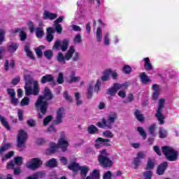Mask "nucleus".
<instances>
[{
	"instance_id": "obj_1",
	"label": "nucleus",
	"mask_w": 179,
	"mask_h": 179,
	"mask_svg": "<svg viewBox=\"0 0 179 179\" xmlns=\"http://www.w3.org/2000/svg\"><path fill=\"white\" fill-rule=\"evenodd\" d=\"M54 98V95H52V92H51V90L48 88V87H45L43 94L40 95L35 103V107L36 108V111L39 113L38 114V117L41 120L43 118V115H45L47 114V111L48 110V101L50 100H52Z\"/></svg>"
},
{
	"instance_id": "obj_2",
	"label": "nucleus",
	"mask_w": 179,
	"mask_h": 179,
	"mask_svg": "<svg viewBox=\"0 0 179 179\" xmlns=\"http://www.w3.org/2000/svg\"><path fill=\"white\" fill-rule=\"evenodd\" d=\"M98 162L103 169H111L114 164V162L108 157V152L106 149L100 151V155L98 156Z\"/></svg>"
},
{
	"instance_id": "obj_3",
	"label": "nucleus",
	"mask_w": 179,
	"mask_h": 179,
	"mask_svg": "<svg viewBox=\"0 0 179 179\" xmlns=\"http://www.w3.org/2000/svg\"><path fill=\"white\" fill-rule=\"evenodd\" d=\"M162 153L168 162H177L178 160V151L167 145L162 148Z\"/></svg>"
},
{
	"instance_id": "obj_4",
	"label": "nucleus",
	"mask_w": 179,
	"mask_h": 179,
	"mask_svg": "<svg viewBox=\"0 0 179 179\" xmlns=\"http://www.w3.org/2000/svg\"><path fill=\"white\" fill-rule=\"evenodd\" d=\"M26 141H27V133L24 130H20L17 137V148L19 152H23L26 149Z\"/></svg>"
},
{
	"instance_id": "obj_5",
	"label": "nucleus",
	"mask_w": 179,
	"mask_h": 179,
	"mask_svg": "<svg viewBox=\"0 0 179 179\" xmlns=\"http://www.w3.org/2000/svg\"><path fill=\"white\" fill-rule=\"evenodd\" d=\"M166 100L164 99H160L158 103V108L155 113V117L159 122V125H164V115H163V108H164V103Z\"/></svg>"
},
{
	"instance_id": "obj_6",
	"label": "nucleus",
	"mask_w": 179,
	"mask_h": 179,
	"mask_svg": "<svg viewBox=\"0 0 179 179\" xmlns=\"http://www.w3.org/2000/svg\"><path fill=\"white\" fill-rule=\"evenodd\" d=\"M73 54H75V48L73 46H71L64 56V53L59 52L57 59L58 62H61L62 64H66V61H69V59L73 57Z\"/></svg>"
},
{
	"instance_id": "obj_7",
	"label": "nucleus",
	"mask_w": 179,
	"mask_h": 179,
	"mask_svg": "<svg viewBox=\"0 0 179 179\" xmlns=\"http://www.w3.org/2000/svg\"><path fill=\"white\" fill-rule=\"evenodd\" d=\"M130 85L131 83L128 82L122 84L115 83L112 87L108 89V94H110V96H115V93H117L120 90L122 89V90H127Z\"/></svg>"
},
{
	"instance_id": "obj_8",
	"label": "nucleus",
	"mask_w": 179,
	"mask_h": 179,
	"mask_svg": "<svg viewBox=\"0 0 179 179\" xmlns=\"http://www.w3.org/2000/svg\"><path fill=\"white\" fill-rule=\"evenodd\" d=\"M24 90L25 95L27 96H31V94H33L34 96H38V94L40 93V87L38 86V82H34L33 88L30 87V85H25Z\"/></svg>"
},
{
	"instance_id": "obj_9",
	"label": "nucleus",
	"mask_w": 179,
	"mask_h": 179,
	"mask_svg": "<svg viewBox=\"0 0 179 179\" xmlns=\"http://www.w3.org/2000/svg\"><path fill=\"white\" fill-rule=\"evenodd\" d=\"M57 146H59V149H61L62 152L64 153L67 152L68 148H69V141L66 139L65 134H63L61 135L57 141Z\"/></svg>"
},
{
	"instance_id": "obj_10",
	"label": "nucleus",
	"mask_w": 179,
	"mask_h": 179,
	"mask_svg": "<svg viewBox=\"0 0 179 179\" xmlns=\"http://www.w3.org/2000/svg\"><path fill=\"white\" fill-rule=\"evenodd\" d=\"M41 166H43V162L40 158H32L30 162H27L26 164L27 169L34 171L37 170V169H39Z\"/></svg>"
},
{
	"instance_id": "obj_11",
	"label": "nucleus",
	"mask_w": 179,
	"mask_h": 179,
	"mask_svg": "<svg viewBox=\"0 0 179 179\" xmlns=\"http://www.w3.org/2000/svg\"><path fill=\"white\" fill-rule=\"evenodd\" d=\"M101 146H111V140L108 138H103L101 137L97 138L95 140L94 148H96V149H100Z\"/></svg>"
},
{
	"instance_id": "obj_12",
	"label": "nucleus",
	"mask_w": 179,
	"mask_h": 179,
	"mask_svg": "<svg viewBox=\"0 0 179 179\" xmlns=\"http://www.w3.org/2000/svg\"><path fill=\"white\" fill-rule=\"evenodd\" d=\"M7 94L10 97V103L13 106H17L19 103V99L16 98V92H15V89L8 88Z\"/></svg>"
},
{
	"instance_id": "obj_13",
	"label": "nucleus",
	"mask_w": 179,
	"mask_h": 179,
	"mask_svg": "<svg viewBox=\"0 0 179 179\" xmlns=\"http://www.w3.org/2000/svg\"><path fill=\"white\" fill-rule=\"evenodd\" d=\"M64 114L65 109L64 108H59L57 110L56 120L53 122L55 125H58V124H61L62 122V118L64 117Z\"/></svg>"
},
{
	"instance_id": "obj_14",
	"label": "nucleus",
	"mask_w": 179,
	"mask_h": 179,
	"mask_svg": "<svg viewBox=\"0 0 179 179\" xmlns=\"http://www.w3.org/2000/svg\"><path fill=\"white\" fill-rule=\"evenodd\" d=\"M167 167H169L168 162H164L161 163L157 168V174L158 176H163V174H164L166 172V170H167Z\"/></svg>"
},
{
	"instance_id": "obj_15",
	"label": "nucleus",
	"mask_w": 179,
	"mask_h": 179,
	"mask_svg": "<svg viewBox=\"0 0 179 179\" xmlns=\"http://www.w3.org/2000/svg\"><path fill=\"white\" fill-rule=\"evenodd\" d=\"M41 83L45 85V83H50V85H55V80H54V76L51 74H46L43 76L41 79Z\"/></svg>"
},
{
	"instance_id": "obj_16",
	"label": "nucleus",
	"mask_w": 179,
	"mask_h": 179,
	"mask_svg": "<svg viewBox=\"0 0 179 179\" xmlns=\"http://www.w3.org/2000/svg\"><path fill=\"white\" fill-rule=\"evenodd\" d=\"M58 149H59V147L58 146L57 143H50V147L46 150V155H54Z\"/></svg>"
},
{
	"instance_id": "obj_17",
	"label": "nucleus",
	"mask_w": 179,
	"mask_h": 179,
	"mask_svg": "<svg viewBox=\"0 0 179 179\" xmlns=\"http://www.w3.org/2000/svg\"><path fill=\"white\" fill-rule=\"evenodd\" d=\"M55 33V29L52 27L47 28V34H46V40L48 43H52V40H54V34Z\"/></svg>"
},
{
	"instance_id": "obj_18",
	"label": "nucleus",
	"mask_w": 179,
	"mask_h": 179,
	"mask_svg": "<svg viewBox=\"0 0 179 179\" xmlns=\"http://www.w3.org/2000/svg\"><path fill=\"white\" fill-rule=\"evenodd\" d=\"M57 17H58V15L57 13H50L47 10L43 13L44 20H47L48 19L50 20H54V19H57Z\"/></svg>"
},
{
	"instance_id": "obj_19",
	"label": "nucleus",
	"mask_w": 179,
	"mask_h": 179,
	"mask_svg": "<svg viewBox=\"0 0 179 179\" xmlns=\"http://www.w3.org/2000/svg\"><path fill=\"white\" fill-rule=\"evenodd\" d=\"M9 66L11 69H16V63L13 59L10 60V64L8 60H6L4 63L5 71H9Z\"/></svg>"
},
{
	"instance_id": "obj_20",
	"label": "nucleus",
	"mask_w": 179,
	"mask_h": 179,
	"mask_svg": "<svg viewBox=\"0 0 179 179\" xmlns=\"http://www.w3.org/2000/svg\"><path fill=\"white\" fill-rule=\"evenodd\" d=\"M96 127L101 129H103L105 127H106V128H108V129H111V128H113V124H107V120L103 118L102 123L101 122H98L96 123Z\"/></svg>"
},
{
	"instance_id": "obj_21",
	"label": "nucleus",
	"mask_w": 179,
	"mask_h": 179,
	"mask_svg": "<svg viewBox=\"0 0 179 179\" xmlns=\"http://www.w3.org/2000/svg\"><path fill=\"white\" fill-rule=\"evenodd\" d=\"M118 118V115L116 113H112L108 116L107 124H115V120Z\"/></svg>"
},
{
	"instance_id": "obj_22",
	"label": "nucleus",
	"mask_w": 179,
	"mask_h": 179,
	"mask_svg": "<svg viewBox=\"0 0 179 179\" xmlns=\"http://www.w3.org/2000/svg\"><path fill=\"white\" fill-rule=\"evenodd\" d=\"M0 122L3 127L7 129V131H10V124L8 122V120L5 117L0 115Z\"/></svg>"
},
{
	"instance_id": "obj_23",
	"label": "nucleus",
	"mask_w": 179,
	"mask_h": 179,
	"mask_svg": "<svg viewBox=\"0 0 179 179\" xmlns=\"http://www.w3.org/2000/svg\"><path fill=\"white\" fill-rule=\"evenodd\" d=\"M159 138L161 139H164L169 136V131L164 127H159V131L158 133Z\"/></svg>"
},
{
	"instance_id": "obj_24",
	"label": "nucleus",
	"mask_w": 179,
	"mask_h": 179,
	"mask_svg": "<svg viewBox=\"0 0 179 179\" xmlns=\"http://www.w3.org/2000/svg\"><path fill=\"white\" fill-rule=\"evenodd\" d=\"M134 117L139 122H143L145 121V117L143 114L141 113L139 109H136L134 112Z\"/></svg>"
},
{
	"instance_id": "obj_25",
	"label": "nucleus",
	"mask_w": 179,
	"mask_h": 179,
	"mask_svg": "<svg viewBox=\"0 0 179 179\" xmlns=\"http://www.w3.org/2000/svg\"><path fill=\"white\" fill-rule=\"evenodd\" d=\"M112 73L111 69H108L106 71H103V76L101 78V80L103 82H107L108 79H110V75Z\"/></svg>"
},
{
	"instance_id": "obj_26",
	"label": "nucleus",
	"mask_w": 179,
	"mask_h": 179,
	"mask_svg": "<svg viewBox=\"0 0 179 179\" xmlns=\"http://www.w3.org/2000/svg\"><path fill=\"white\" fill-rule=\"evenodd\" d=\"M80 175L81 178L85 179L89 173V167L87 166H80Z\"/></svg>"
},
{
	"instance_id": "obj_27",
	"label": "nucleus",
	"mask_w": 179,
	"mask_h": 179,
	"mask_svg": "<svg viewBox=\"0 0 179 179\" xmlns=\"http://www.w3.org/2000/svg\"><path fill=\"white\" fill-rule=\"evenodd\" d=\"M144 68L145 71H152L153 69V66L150 63V59L149 57L144 58Z\"/></svg>"
},
{
	"instance_id": "obj_28",
	"label": "nucleus",
	"mask_w": 179,
	"mask_h": 179,
	"mask_svg": "<svg viewBox=\"0 0 179 179\" xmlns=\"http://www.w3.org/2000/svg\"><path fill=\"white\" fill-rule=\"evenodd\" d=\"M140 79L144 85H146L147 83H149L150 82V78L146 75V73L142 72L140 74Z\"/></svg>"
},
{
	"instance_id": "obj_29",
	"label": "nucleus",
	"mask_w": 179,
	"mask_h": 179,
	"mask_svg": "<svg viewBox=\"0 0 179 179\" xmlns=\"http://www.w3.org/2000/svg\"><path fill=\"white\" fill-rule=\"evenodd\" d=\"M87 132L90 135H96V134H99V129L94 124H91L87 127Z\"/></svg>"
},
{
	"instance_id": "obj_30",
	"label": "nucleus",
	"mask_w": 179,
	"mask_h": 179,
	"mask_svg": "<svg viewBox=\"0 0 179 179\" xmlns=\"http://www.w3.org/2000/svg\"><path fill=\"white\" fill-rule=\"evenodd\" d=\"M24 51L27 53V57L30 58V59H32L34 61L36 58L34 57V55H33V52L30 50V46L29 45H25L24 46Z\"/></svg>"
},
{
	"instance_id": "obj_31",
	"label": "nucleus",
	"mask_w": 179,
	"mask_h": 179,
	"mask_svg": "<svg viewBox=\"0 0 179 179\" xmlns=\"http://www.w3.org/2000/svg\"><path fill=\"white\" fill-rule=\"evenodd\" d=\"M13 146V144L12 143H8L0 147V156L3 155V152H6V150H8Z\"/></svg>"
},
{
	"instance_id": "obj_32",
	"label": "nucleus",
	"mask_w": 179,
	"mask_h": 179,
	"mask_svg": "<svg viewBox=\"0 0 179 179\" xmlns=\"http://www.w3.org/2000/svg\"><path fill=\"white\" fill-rule=\"evenodd\" d=\"M68 169L69 170H71L74 173H76V171H79V169H80V166H79V164H76V162H73L68 166Z\"/></svg>"
},
{
	"instance_id": "obj_33",
	"label": "nucleus",
	"mask_w": 179,
	"mask_h": 179,
	"mask_svg": "<svg viewBox=\"0 0 179 179\" xmlns=\"http://www.w3.org/2000/svg\"><path fill=\"white\" fill-rule=\"evenodd\" d=\"M17 48H19V45L15 43H11L9 46L7 48L8 52H16L17 50Z\"/></svg>"
},
{
	"instance_id": "obj_34",
	"label": "nucleus",
	"mask_w": 179,
	"mask_h": 179,
	"mask_svg": "<svg viewBox=\"0 0 179 179\" xmlns=\"http://www.w3.org/2000/svg\"><path fill=\"white\" fill-rule=\"evenodd\" d=\"M69 78L70 79L66 80V82L69 84L76 83V82H79V80H80V77H76L75 75H71Z\"/></svg>"
},
{
	"instance_id": "obj_35",
	"label": "nucleus",
	"mask_w": 179,
	"mask_h": 179,
	"mask_svg": "<svg viewBox=\"0 0 179 179\" xmlns=\"http://www.w3.org/2000/svg\"><path fill=\"white\" fill-rule=\"evenodd\" d=\"M46 166L48 167H51V168L57 167V166H58L57 159H55V158H52L51 159H50L46 162Z\"/></svg>"
},
{
	"instance_id": "obj_36",
	"label": "nucleus",
	"mask_w": 179,
	"mask_h": 179,
	"mask_svg": "<svg viewBox=\"0 0 179 179\" xmlns=\"http://www.w3.org/2000/svg\"><path fill=\"white\" fill-rule=\"evenodd\" d=\"M96 40L98 43H100L103 40V31L100 27H98L96 29Z\"/></svg>"
},
{
	"instance_id": "obj_37",
	"label": "nucleus",
	"mask_w": 179,
	"mask_h": 179,
	"mask_svg": "<svg viewBox=\"0 0 179 179\" xmlns=\"http://www.w3.org/2000/svg\"><path fill=\"white\" fill-rule=\"evenodd\" d=\"M24 80H25V85H31L32 83L34 84L36 80H34V78L31 77V75H26L24 76Z\"/></svg>"
},
{
	"instance_id": "obj_38",
	"label": "nucleus",
	"mask_w": 179,
	"mask_h": 179,
	"mask_svg": "<svg viewBox=\"0 0 179 179\" xmlns=\"http://www.w3.org/2000/svg\"><path fill=\"white\" fill-rule=\"evenodd\" d=\"M44 48H45V46L40 45L38 48L35 49V52L38 58H43V51H41V50H44Z\"/></svg>"
},
{
	"instance_id": "obj_39",
	"label": "nucleus",
	"mask_w": 179,
	"mask_h": 179,
	"mask_svg": "<svg viewBox=\"0 0 179 179\" xmlns=\"http://www.w3.org/2000/svg\"><path fill=\"white\" fill-rule=\"evenodd\" d=\"M36 36L38 38H42L44 36V30L41 27H38L36 29Z\"/></svg>"
},
{
	"instance_id": "obj_40",
	"label": "nucleus",
	"mask_w": 179,
	"mask_h": 179,
	"mask_svg": "<svg viewBox=\"0 0 179 179\" xmlns=\"http://www.w3.org/2000/svg\"><path fill=\"white\" fill-rule=\"evenodd\" d=\"M69 45V41L68 39H64L62 42V45L61 46L62 51L65 52L68 50V46Z\"/></svg>"
},
{
	"instance_id": "obj_41",
	"label": "nucleus",
	"mask_w": 179,
	"mask_h": 179,
	"mask_svg": "<svg viewBox=\"0 0 179 179\" xmlns=\"http://www.w3.org/2000/svg\"><path fill=\"white\" fill-rule=\"evenodd\" d=\"M155 129H156V124L155 123L151 124L148 128L149 133L152 136H156V135H157V133L155 131Z\"/></svg>"
},
{
	"instance_id": "obj_42",
	"label": "nucleus",
	"mask_w": 179,
	"mask_h": 179,
	"mask_svg": "<svg viewBox=\"0 0 179 179\" xmlns=\"http://www.w3.org/2000/svg\"><path fill=\"white\" fill-rule=\"evenodd\" d=\"M14 164H17L19 167L22 166L23 164V157H16L14 158Z\"/></svg>"
},
{
	"instance_id": "obj_43",
	"label": "nucleus",
	"mask_w": 179,
	"mask_h": 179,
	"mask_svg": "<svg viewBox=\"0 0 179 179\" xmlns=\"http://www.w3.org/2000/svg\"><path fill=\"white\" fill-rule=\"evenodd\" d=\"M137 131L139 132L141 136L143 137V139H146L148 135L146 134V131L143 129V127H138Z\"/></svg>"
},
{
	"instance_id": "obj_44",
	"label": "nucleus",
	"mask_w": 179,
	"mask_h": 179,
	"mask_svg": "<svg viewBox=\"0 0 179 179\" xmlns=\"http://www.w3.org/2000/svg\"><path fill=\"white\" fill-rule=\"evenodd\" d=\"M94 87L92 85H90L88 89H87V99H92L93 97V90Z\"/></svg>"
},
{
	"instance_id": "obj_45",
	"label": "nucleus",
	"mask_w": 179,
	"mask_h": 179,
	"mask_svg": "<svg viewBox=\"0 0 179 179\" xmlns=\"http://www.w3.org/2000/svg\"><path fill=\"white\" fill-rule=\"evenodd\" d=\"M122 71L126 75H129V73L132 72V67L129 65H124L122 68Z\"/></svg>"
},
{
	"instance_id": "obj_46",
	"label": "nucleus",
	"mask_w": 179,
	"mask_h": 179,
	"mask_svg": "<svg viewBox=\"0 0 179 179\" xmlns=\"http://www.w3.org/2000/svg\"><path fill=\"white\" fill-rule=\"evenodd\" d=\"M64 82H65V80L64 79V73H59L57 78V83H58V85H62Z\"/></svg>"
},
{
	"instance_id": "obj_47",
	"label": "nucleus",
	"mask_w": 179,
	"mask_h": 179,
	"mask_svg": "<svg viewBox=\"0 0 179 179\" xmlns=\"http://www.w3.org/2000/svg\"><path fill=\"white\" fill-rule=\"evenodd\" d=\"M43 54L47 59H51V58H52V56L54 55V54L52 53V50H45V52H43Z\"/></svg>"
},
{
	"instance_id": "obj_48",
	"label": "nucleus",
	"mask_w": 179,
	"mask_h": 179,
	"mask_svg": "<svg viewBox=\"0 0 179 179\" xmlns=\"http://www.w3.org/2000/svg\"><path fill=\"white\" fill-rule=\"evenodd\" d=\"M27 124L28 127H30L31 128H34V127H36V125H37V120L30 119L29 120H27Z\"/></svg>"
},
{
	"instance_id": "obj_49",
	"label": "nucleus",
	"mask_w": 179,
	"mask_h": 179,
	"mask_svg": "<svg viewBox=\"0 0 179 179\" xmlns=\"http://www.w3.org/2000/svg\"><path fill=\"white\" fill-rule=\"evenodd\" d=\"M29 103L30 99H29V97L27 96H24L20 102V106H22V107L24 106H29Z\"/></svg>"
},
{
	"instance_id": "obj_50",
	"label": "nucleus",
	"mask_w": 179,
	"mask_h": 179,
	"mask_svg": "<svg viewBox=\"0 0 179 179\" xmlns=\"http://www.w3.org/2000/svg\"><path fill=\"white\" fill-rule=\"evenodd\" d=\"M91 176L93 179H100V171L97 169H94L91 173Z\"/></svg>"
},
{
	"instance_id": "obj_51",
	"label": "nucleus",
	"mask_w": 179,
	"mask_h": 179,
	"mask_svg": "<svg viewBox=\"0 0 179 179\" xmlns=\"http://www.w3.org/2000/svg\"><path fill=\"white\" fill-rule=\"evenodd\" d=\"M15 156V152L10 151L5 155V156L2 158V162H5L6 159H10V157H13Z\"/></svg>"
},
{
	"instance_id": "obj_52",
	"label": "nucleus",
	"mask_w": 179,
	"mask_h": 179,
	"mask_svg": "<svg viewBox=\"0 0 179 179\" xmlns=\"http://www.w3.org/2000/svg\"><path fill=\"white\" fill-rule=\"evenodd\" d=\"M82 95H80V93L76 92L75 94L76 101V106H80L82 104V100H80V97Z\"/></svg>"
},
{
	"instance_id": "obj_53",
	"label": "nucleus",
	"mask_w": 179,
	"mask_h": 179,
	"mask_svg": "<svg viewBox=\"0 0 179 179\" xmlns=\"http://www.w3.org/2000/svg\"><path fill=\"white\" fill-rule=\"evenodd\" d=\"M142 163V161H141L140 159L137 158L136 157L134 159L133 164L134 165V169H138L139 166H141V164Z\"/></svg>"
},
{
	"instance_id": "obj_54",
	"label": "nucleus",
	"mask_w": 179,
	"mask_h": 179,
	"mask_svg": "<svg viewBox=\"0 0 179 179\" xmlns=\"http://www.w3.org/2000/svg\"><path fill=\"white\" fill-rule=\"evenodd\" d=\"M54 27H55L54 29L58 34L62 33V26L60 24H54Z\"/></svg>"
},
{
	"instance_id": "obj_55",
	"label": "nucleus",
	"mask_w": 179,
	"mask_h": 179,
	"mask_svg": "<svg viewBox=\"0 0 179 179\" xmlns=\"http://www.w3.org/2000/svg\"><path fill=\"white\" fill-rule=\"evenodd\" d=\"M63 97H64L65 100L69 101V103H72V96H69L68 91L64 92Z\"/></svg>"
},
{
	"instance_id": "obj_56",
	"label": "nucleus",
	"mask_w": 179,
	"mask_h": 179,
	"mask_svg": "<svg viewBox=\"0 0 179 179\" xmlns=\"http://www.w3.org/2000/svg\"><path fill=\"white\" fill-rule=\"evenodd\" d=\"M52 121V115H48L43 120V125L46 127L48 124H50Z\"/></svg>"
},
{
	"instance_id": "obj_57",
	"label": "nucleus",
	"mask_w": 179,
	"mask_h": 179,
	"mask_svg": "<svg viewBox=\"0 0 179 179\" xmlns=\"http://www.w3.org/2000/svg\"><path fill=\"white\" fill-rule=\"evenodd\" d=\"M152 169H155V163L149 159L147 162L146 170H151Z\"/></svg>"
},
{
	"instance_id": "obj_58",
	"label": "nucleus",
	"mask_w": 179,
	"mask_h": 179,
	"mask_svg": "<svg viewBox=\"0 0 179 179\" xmlns=\"http://www.w3.org/2000/svg\"><path fill=\"white\" fill-rule=\"evenodd\" d=\"M103 135L105 136V138H114V134H113L110 130L103 131Z\"/></svg>"
},
{
	"instance_id": "obj_59",
	"label": "nucleus",
	"mask_w": 179,
	"mask_h": 179,
	"mask_svg": "<svg viewBox=\"0 0 179 179\" xmlns=\"http://www.w3.org/2000/svg\"><path fill=\"white\" fill-rule=\"evenodd\" d=\"M3 41H5V31L0 29V45H2Z\"/></svg>"
},
{
	"instance_id": "obj_60",
	"label": "nucleus",
	"mask_w": 179,
	"mask_h": 179,
	"mask_svg": "<svg viewBox=\"0 0 179 179\" xmlns=\"http://www.w3.org/2000/svg\"><path fill=\"white\" fill-rule=\"evenodd\" d=\"M61 40H56V41L55 42L54 45L52 46V50H59V47H61Z\"/></svg>"
},
{
	"instance_id": "obj_61",
	"label": "nucleus",
	"mask_w": 179,
	"mask_h": 179,
	"mask_svg": "<svg viewBox=\"0 0 179 179\" xmlns=\"http://www.w3.org/2000/svg\"><path fill=\"white\" fill-rule=\"evenodd\" d=\"M20 37L21 41H24L26 38H27V34H26V32H24V31H20Z\"/></svg>"
},
{
	"instance_id": "obj_62",
	"label": "nucleus",
	"mask_w": 179,
	"mask_h": 179,
	"mask_svg": "<svg viewBox=\"0 0 179 179\" xmlns=\"http://www.w3.org/2000/svg\"><path fill=\"white\" fill-rule=\"evenodd\" d=\"M73 41L75 44H79V43H82V36H80V34H78L76 35Z\"/></svg>"
},
{
	"instance_id": "obj_63",
	"label": "nucleus",
	"mask_w": 179,
	"mask_h": 179,
	"mask_svg": "<svg viewBox=\"0 0 179 179\" xmlns=\"http://www.w3.org/2000/svg\"><path fill=\"white\" fill-rule=\"evenodd\" d=\"M111 177H113V173L110 171H106L103 176V179H111Z\"/></svg>"
},
{
	"instance_id": "obj_64",
	"label": "nucleus",
	"mask_w": 179,
	"mask_h": 179,
	"mask_svg": "<svg viewBox=\"0 0 179 179\" xmlns=\"http://www.w3.org/2000/svg\"><path fill=\"white\" fill-rule=\"evenodd\" d=\"M152 176H153V173H152L151 171L145 172L144 173V176H145L144 179H152Z\"/></svg>"
}]
</instances>
